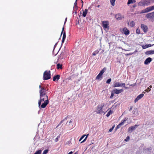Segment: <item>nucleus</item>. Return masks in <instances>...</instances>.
I'll list each match as a JSON object with an SVG mask.
<instances>
[{"mask_svg": "<svg viewBox=\"0 0 154 154\" xmlns=\"http://www.w3.org/2000/svg\"><path fill=\"white\" fill-rule=\"evenodd\" d=\"M145 92H143L142 93L139 95L137 97L135 98L134 100V102L135 103H136L138 100L141 99L144 96V94H145Z\"/></svg>", "mask_w": 154, "mask_h": 154, "instance_id": "9b49d317", "label": "nucleus"}, {"mask_svg": "<svg viewBox=\"0 0 154 154\" xmlns=\"http://www.w3.org/2000/svg\"><path fill=\"white\" fill-rule=\"evenodd\" d=\"M99 51L98 50H96L94 51L92 54V55L94 56L96 55L97 54H98L99 52Z\"/></svg>", "mask_w": 154, "mask_h": 154, "instance_id": "c85d7f7f", "label": "nucleus"}, {"mask_svg": "<svg viewBox=\"0 0 154 154\" xmlns=\"http://www.w3.org/2000/svg\"><path fill=\"white\" fill-rule=\"evenodd\" d=\"M126 120H122V122L119 124L116 128V129L117 130V129L119 128L124 123V122Z\"/></svg>", "mask_w": 154, "mask_h": 154, "instance_id": "6ab92c4d", "label": "nucleus"}, {"mask_svg": "<svg viewBox=\"0 0 154 154\" xmlns=\"http://www.w3.org/2000/svg\"><path fill=\"white\" fill-rule=\"evenodd\" d=\"M88 12V9H85L84 11L83 12L82 16L84 17H85L86 16Z\"/></svg>", "mask_w": 154, "mask_h": 154, "instance_id": "5701e85b", "label": "nucleus"}, {"mask_svg": "<svg viewBox=\"0 0 154 154\" xmlns=\"http://www.w3.org/2000/svg\"><path fill=\"white\" fill-rule=\"evenodd\" d=\"M88 135V134L87 135H84L81 137L80 138V139L79 140V141H81L85 136H86L85 138L84 139L83 141H82L81 142V143H83L85 142L86 141V140L87 139Z\"/></svg>", "mask_w": 154, "mask_h": 154, "instance_id": "dca6fc26", "label": "nucleus"}, {"mask_svg": "<svg viewBox=\"0 0 154 154\" xmlns=\"http://www.w3.org/2000/svg\"><path fill=\"white\" fill-rule=\"evenodd\" d=\"M57 69H61L63 68L62 65L60 64L59 63H58L57 65Z\"/></svg>", "mask_w": 154, "mask_h": 154, "instance_id": "b1692460", "label": "nucleus"}, {"mask_svg": "<svg viewBox=\"0 0 154 154\" xmlns=\"http://www.w3.org/2000/svg\"><path fill=\"white\" fill-rule=\"evenodd\" d=\"M154 9V6L151 7H149L141 11L140 13L142 14L149 12L151 11Z\"/></svg>", "mask_w": 154, "mask_h": 154, "instance_id": "423d86ee", "label": "nucleus"}, {"mask_svg": "<svg viewBox=\"0 0 154 154\" xmlns=\"http://www.w3.org/2000/svg\"><path fill=\"white\" fill-rule=\"evenodd\" d=\"M152 59L150 57L147 58L145 61L144 63L145 65H148L152 61Z\"/></svg>", "mask_w": 154, "mask_h": 154, "instance_id": "f3484780", "label": "nucleus"}, {"mask_svg": "<svg viewBox=\"0 0 154 154\" xmlns=\"http://www.w3.org/2000/svg\"><path fill=\"white\" fill-rule=\"evenodd\" d=\"M48 152V150L45 149L44 150L42 153V154H46Z\"/></svg>", "mask_w": 154, "mask_h": 154, "instance_id": "f704fd0d", "label": "nucleus"}, {"mask_svg": "<svg viewBox=\"0 0 154 154\" xmlns=\"http://www.w3.org/2000/svg\"><path fill=\"white\" fill-rule=\"evenodd\" d=\"M149 87H150V88H151V87H152V86H151V85H150V86H149Z\"/></svg>", "mask_w": 154, "mask_h": 154, "instance_id": "603ef678", "label": "nucleus"}, {"mask_svg": "<svg viewBox=\"0 0 154 154\" xmlns=\"http://www.w3.org/2000/svg\"><path fill=\"white\" fill-rule=\"evenodd\" d=\"M104 105L105 104L103 103H101L100 104L98 105L97 106L96 112L99 114L103 113L104 112L102 109Z\"/></svg>", "mask_w": 154, "mask_h": 154, "instance_id": "f03ea898", "label": "nucleus"}, {"mask_svg": "<svg viewBox=\"0 0 154 154\" xmlns=\"http://www.w3.org/2000/svg\"><path fill=\"white\" fill-rule=\"evenodd\" d=\"M51 78V71H45L43 73V79L44 80H47Z\"/></svg>", "mask_w": 154, "mask_h": 154, "instance_id": "7ed1b4c3", "label": "nucleus"}, {"mask_svg": "<svg viewBox=\"0 0 154 154\" xmlns=\"http://www.w3.org/2000/svg\"><path fill=\"white\" fill-rule=\"evenodd\" d=\"M48 90L47 87L42 86V88L39 90L40 94H46L47 91Z\"/></svg>", "mask_w": 154, "mask_h": 154, "instance_id": "0eeeda50", "label": "nucleus"}, {"mask_svg": "<svg viewBox=\"0 0 154 154\" xmlns=\"http://www.w3.org/2000/svg\"><path fill=\"white\" fill-rule=\"evenodd\" d=\"M102 25L104 29L107 28L109 27V22L107 21H102Z\"/></svg>", "mask_w": 154, "mask_h": 154, "instance_id": "f8f14e48", "label": "nucleus"}, {"mask_svg": "<svg viewBox=\"0 0 154 154\" xmlns=\"http://www.w3.org/2000/svg\"><path fill=\"white\" fill-rule=\"evenodd\" d=\"M67 18H66L65 19V21L64 23H66V21H67Z\"/></svg>", "mask_w": 154, "mask_h": 154, "instance_id": "de8ad7c7", "label": "nucleus"}, {"mask_svg": "<svg viewBox=\"0 0 154 154\" xmlns=\"http://www.w3.org/2000/svg\"><path fill=\"white\" fill-rule=\"evenodd\" d=\"M60 137V136H57L55 139V142H57L59 140V138Z\"/></svg>", "mask_w": 154, "mask_h": 154, "instance_id": "a19ab883", "label": "nucleus"}, {"mask_svg": "<svg viewBox=\"0 0 154 154\" xmlns=\"http://www.w3.org/2000/svg\"><path fill=\"white\" fill-rule=\"evenodd\" d=\"M60 76L59 75H55L53 78V81H55L56 80L58 81L60 79Z\"/></svg>", "mask_w": 154, "mask_h": 154, "instance_id": "aec40b11", "label": "nucleus"}, {"mask_svg": "<svg viewBox=\"0 0 154 154\" xmlns=\"http://www.w3.org/2000/svg\"><path fill=\"white\" fill-rule=\"evenodd\" d=\"M132 108H133V107L132 106H131V107H130V109L129 110L130 111H131L132 110Z\"/></svg>", "mask_w": 154, "mask_h": 154, "instance_id": "c03bdc74", "label": "nucleus"}, {"mask_svg": "<svg viewBox=\"0 0 154 154\" xmlns=\"http://www.w3.org/2000/svg\"><path fill=\"white\" fill-rule=\"evenodd\" d=\"M123 90L122 89H120L119 90L117 89L116 88H114V89L112 91L113 92V93L114 94H118L119 93H120L122 92H123Z\"/></svg>", "mask_w": 154, "mask_h": 154, "instance_id": "ddd939ff", "label": "nucleus"}, {"mask_svg": "<svg viewBox=\"0 0 154 154\" xmlns=\"http://www.w3.org/2000/svg\"><path fill=\"white\" fill-rule=\"evenodd\" d=\"M72 126H73V125H72V126L71 127V128H72Z\"/></svg>", "mask_w": 154, "mask_h": 154, "instance_id": "864d4df0", "label": "nucleus"}, {"mask_svg": "<svg viewBox=\"0 0 154 154\" xmlns=\"http://www.w3.org/2000/svg\"><path fill=\"white\" fill-rule=\"evenodd\" d=\"M141 27L145 32H147L148 30L147 26L145 25L141 24Z\"/></svg>", "mask_w": 154, "mask_h": 154, "instance_id": "4468645a", "label": "nucleus"}, {"mask_svg": "<svg viewBox=\"0 0 154 154\" xmlns=\"http://www.w3.org/2000/svg\"><path fill=\"white\" fill-rule=\"evenodd\" d=\"M136 32L138 34H139L140 33V30L139 29H137L136 30Z\"/></svg>", "mask_w": 154, "mask_h": 154, "instance_id": "4c0bfd02", "label": "nucleus"}, {"mask_svg": "<svg viewBox=\"0 0 154 154\" xmlns=\"http://www.w3.org/2000/svg\"><path fill=\"white\" fill-rule=\"evenodd\" d=\"M154 54V51H146L145 54L146 55H149Z\"/></svg>", "mask_w": 154, "mask_h": 154, "instance_id": "412c9836", "label": "nucleus"}, {"mask_svg": "<svg viewBox=\"0 0 154 154\" xmlns=\"http://www.w3.org/2000/svg\"><path fill=\"white\" fill-rule=\"evenodd\" d=\"M39 88L41 89V88H42V86L41 85H39Z\"/></svg>", "mask_w": 154, "mask_h": 154, "instance_id": "a18cd8bd", "label": "nucleus"}, {"mask_svg": "<svg viewBox=\"0 0 154 154\" xmlns=\"http://www.w3.org/2000/svg\"><path fill=\"white\" fill-rule=\"evenodd\" d=\"M150 2L149 0H142L138 3V5L140 6H145L149 5Z\"/></svg>", "mask_w": 154, "mask_h": 154, "instance_id": "20e7f679", "label": "nucleus"}, {"mask_svg": "<svg viewBox=\"0 0 154 154\" xmlns=\"http://www.w3.org/2000/svg\"><path fill=\"white\" fill-rule=\"evenodd\" d=\"M78 154V152H76L74 154Z\"/></svg>", "mask_w": 154, "mask_h": 154, "instance_id": "09e8293b", "label": "nucleus"}, {"mask_svg": "<svg viewBox=\"0 0 154 154\" xmlns=\"http://www.w3.org/2000/svg\"><path fill=\"white\" fill-rule=\"evenodd\" d=\"M128 25H130V26L131 27H133L134 26V22L133 21H131L130 23V24H129V22L128 21Z\"/></svg>", "mask_w": 154, "mask_h": 154, "instance_id": "a878e982", "label": "nucleus"}, {"mask_svg": "<svg viewBox=\"0 0 154 154\" xmlns=\"http://www.w3.org/2000/svg\"><path fill=\"white\" fill-rule=\"evenodd\" d=\"M63 30H64V27H63L62 28V32L61 34V35H62L63 32Z\"/></svg>", "mask_w": 154, "mask_h": 154, "instance_id": "37998d69", "label": "nucleus"}, {"mask_svg": "<svg viewBox=\"0 0 154 154\" xmlns=\"http://www.w3.org/2000/svg\"><path fill=\"white\" fill-rule=\"evenodd\" d=\"M71 122H72V119L69 122H68V121H67V122L66 124L68 126H69H69H70V124Z\"/></svg>", "mask_w": 154, "mask_h": 154, "instance_id": "473e14b6", "label": "nucleus"}, {"mask_svg": "<svg viewBox=\"0 0 154 154\" xmlns=\"http://www.w3.org/2000/svg\"><path fill=\"white\" fill-rule=\"evenodd\" d=\"M77 0H75V3H74V8H76L77 7Z\"/></svg>", "mask_w": 154, "mask_h": 154, "instance_id": "c9c22d12", "label": "nucleus"}, {"mask_svg": "<svg viewBox=\"0 0 154 154\" xmlns=\"http://www.w3.org/2000/svg\"><path fill=\"white\" fill-rule=\"evenodd\" d=\"M111 81V78H110L107 80V81H106V83L107 84H109L110 83Z\"/></svg>", "mask_w": 154, "mask_h": 154, "instance_id": "72a5a7b5", "label": "nucleus"}, {"mask_svg": "<svg viewBox=\"0 0 154 154\" xmlns=\"http://www.w3.org/2000/svg\"><path fill=\"white\" fill-rule=\"evenodd\" d=\"M121 86H122L123 87H125V88L126 89H127V87H125V83H122L120 84L119 82H116L113 85V88Z\"/></svg>", "mask_w": 154, "mask_h": 154, "instance_id": "1a4fd4ad", "label": "nucleus"}, {"mask_svg": "<svg viewBox=\"0 0 154 154\" xmlns=\"http://www.w3.org/2000/svg\"><path fill=\"white\" fill-rule=\"evenodd\" d=\"M100 5H98L97 6V8H99V7H100Z\"/></svg>", "mask_w": 154, "mask_h": 154, "instance_id": "8fccbe9b", "label": "nucleus"}, {"mask_svg": "<svg viewBox=\"0 0 154 154\" xmlns=\"http://www.w3.org/2000/svg\"><path fill=\"white\" fill-rule=\"evenodd\" d=\"M73 153V152L72 151H71L69 152V153L68 154H72Z\"/></svg>", "mask_w": 154, "mask_h": 154, "instance_id": "49530a36", "label": "nucleus"}, {"mask_svg": "<svg viewBox=\"0 0 154 154\" xmlns=\"http://www.w3.org/2000/svg\"><path fill=\"white\" fill-rule=\"evenodd\" d=\"M136 6V5H134L133 6V7L135 8Z\"/></svg>", "mask_w": 154, "mask_h": 154, "instance_id": "3c124183", "label": "nucleus"}, {"mask_svg": "<svg viewBox=\"0 0 154 154\" xmlns=\"http://www.w3.org/2000/svg\"><path fill=\"white\" fill-rule=\"evenodd\" d=\"M124 17V16L122 15L120 13L117 14L115 15V18L118 20H122Z\"/></svg>", "mask_w": 154, "mask_h": 154, "instance_id": "9d476101", "label": "nucleus"}, {"mask_svg": "<svg viewBox=\"0 0 154 154\" xmlns=\"http://www.w3.org/2000/svg\"><path fill=\"white\" fill-rule=\"evenodd\" d=\"M42 150L40 149L37 151L34 154H41Z\"/></svg>", "mask_w": 154, "mask_h": 154, "instance_id": "2f4dec72", "label": "nucleus"}, {"mask_svg": "<svg viewBox=\"0 0 154 154\" xmlns=\"http://www.w3.org/2000/svg\"><path fill=\"white\" fill-rule=\"evenodd\" d=\"M130 139V137L129 136H128L125 139V140L126 141H128Z\"/></svg>", "mask_w": 154, "mask_h": 154, "instance_id": "58836bf2", "label": "nucleus"}, {"mask_svg": "<svg viewBox=\"0 0 154 154\" xmlns=\"http://www.w3.org/2000/svg\"><path fill=\"white\" fill-rule=\"evenodd\" d=\"M139 126V125H136L134 126H133L129 127L128 128V131H133L136 128Z\"/></svg>", "mask_w": 154, "mask_h": 154, "instance_id": "2eb2a0df", "label": "nucleus"}, {"mask_svg": "<svg viewBox=\"0 0 154 154\" xmlns=\"http://www.w3.org/2000/svg\"><path fill=\"white\" fill-rule=\"evenodd\" d=\"M115 125L113 126L111 128L109 129V131L110 132H111L113 130V129H114V128L115 127Z\"/></svg>", "mask_w": 154, "mask_h": 154, "instance_id": "ea45409f", "label": "nucleus"}, {"mask_svg": "<svg viewBox=\"0 0 154 154\" xmlns=\"http://www.w3.org/2000/svg\"><path fill=\"white\" fill-rule=\"evenodd\" d=\"M106 70V68L105 67L103 68L100 72L97 75L96 78V79H100V78H102V75L104 72Z\"/></svg>", "mask_w": 154, "mask_h": 154, "instance_id": "6e6552de", "label": "nucleus"}, {"mask_svg": "<svg viewBox=\"0 0 154 154\" xmlns=\"http://www.w3.org/2000/svg\"><path fill=\"white\" fill-rule=\"evenodd\" d=\"M114 93H113V92L112 91L111 93V95L110 97V98H112L114 96Z\"/></svg>", "mask_w": 154, "mask_h": 154, "instance_id": "e433bc0d", "label": "nucleus"}, {"mask_svg": "<svg viewBox=\"0 0 154 154\" xmlns=\"http://www.w3.org/2000/svg\"><path fill=\"white\" fill-rule=\"evenodd\" d=\"M136 1L135 0H128L127 3L128 5H129L131 3H135Z\"/></svg>", "mask_w": 154, "mask_h": 154, "instance_id": "393cba45", "label": "nucleus"}, {"mask_svg": "<svg viewBox=\"0 0 154 154\" xmlns=\"http://www.w3.org/2000/svg\"><path fill=\"white\" fill-rule=\"evenodd\" d=\"M67 118L68 117H66V118H64L63 120H62L60 123H59L58 124V125H57V127H58L65 120H66L67 119Z\"/></svg>", "mask_w": 154, "mask_h": 154, "instance_id": "cd10ccee", "label": "nucleus"}, {"mask_svg": "<svg viewBox=\"0 0 154 154\" xmlns=\"http://www.w3.org/2000/svg\"><path fill=\"white\" fill-rule=\"evenodd\" d=\"M151 90V89L149 88H148L147 89L145 90V91L148 92Z\"/></svg>", "mask_w": 154, "mask_h": 154, "instance_id": "79ce46f5", "label": "nucleus"}, {"mask_svg": "<svg viewBox=\"0 0 154 154\" xmlns=\"http://www.w3.org/2000/svg\"><path fill=\"white\" fill-rule=\"evenodd\" d=\"M49 103L48 96L46 94H40V100L38 102V106L42 108H45Z\"/></svg>", "mask_w": 154, "mask_h": 154, "instance_id": "f257e3e1", "label": "nucleus"}, {"mask_svg": "<svg viewBox=\"0 0 154 154\" xmlns=\"http://www.w3.org/2000/svg\"><path fill=\"white\" fill-rule=\"evenodd\" d=\"M146 17L149 20L153 21L154 19V12L146 14Z\"/></svg>", "mask_w": 154, "mask_h": 154, "instance_id": "39448f33", "label": "nucleus"}, {"mask_svg": "<svg viewBox=\"0 0 154 154\" xmlns=\"http://www.w3.org/2000/svg\"><path fill=\"white\" fill-rule=\"evenodd\" d=\"M123 32H124V33L126 35H128L130 33L129 31L126 27H124V28H123Z\"/></svg>", "mask_w": 154, "mask_h": 154, "instance_id": "a211bd4d", "label": "nucleus"}, {"mask_svg": "<svg viewBox=\"0 0 154 154\" xmlns=\"http://www.w3.org/2000/svg\"><path fill=\"white\" fill-rule=\"evenodd\" d=\"M112 112V111L110 110L107 113L106 116L107 117H109L110 115Z\"/></svg>", "mask_w": 154, "mask_h": 154, "instance_id": "c756f323", "label": "nucleus"}, {"mask_svg": "<svg viewBox=\"0 0 154 154\" xmlns=\"http://www.w3.org/2000/svg\"><path fill=\"white\" fill-rule=\"evenodd\" d=\"M151 45H152L151 44H148L146 45H143L142 46L143 49H146L147 48L151 47Z\"/></svg>", "mask_w": 154, "mask_h": 154, "instance_id": "bb28decb", "label": "nucleus"}, {"mask_svg": "<svg viewBox=\"0 0 154 154\" xmlns=\"http://www.w3.org/2000/svg\"><path fill=\"white\" fill-rule=\"evenodd\" d=\"M66 32H65V31H64L63 32V36L62 40V43H63L64 42L66 38Z\"/></svg>", "mask_w": 154, "mask_h": 154, "instance_id": "4be33fe9", "label": "nucleus"}, {"mask_svg": "<svg viewBox=\"0 0 154 154\" xmlns=\"http://www.w3.org/2000/svg\"><path fill=\"white\" fill-rule=\"evenodd\" d=\"M115 1H116V0H110V2L111 3V4L113 6H114L115 5Z\"/></svg>", "mask_w": 154, "mask_h": 154, "instance_id": "7c9ffc66", "label": "nucleus"}]
</instances>
